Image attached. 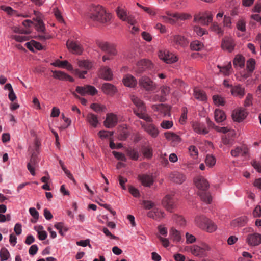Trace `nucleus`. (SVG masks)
Segmentation results:
<instances>
[{"mask_svg": "<svg viewBox=\"0 0 261 261\" xmlns=\"http://www.w3.org/2000/svg\"><path fill=\"white\" fill-rule=\"evenodd\" d=\"M196 187L199 189L198 195L201 200L210 203L212 200V196L206 190L209 187V184L207 180L202 176L197 177L194 180Z\"/></svg>", "mask_w": 261, "mask_h": 261, "instance_id": "nucleus-1", "label": "nucleus"}, {"mask_svg": "<svg viewBox=\"0 0 261 261\" xmlns=\"http://www.w3.org/2000/svg\"><path fill=\"white\" fill-rule=\"evenodd\" d=\"M130 99L137 109H133L134 113L139 118L142 119L147 122H152L151 118L146 113V109L144 101L138 96L132 95H130Z\"/></svg>", "mask_w": 261, "mask_h": 261, "instance_id": "nucleus-2", "label": "nucleus"}, {"mask_svg": "<svg viewBox=\"0 0 261 261\" xmlns=\"http://www.w3.org/2000/svg\"><path fill=\"white\" fill-rule=\"evenodd\" d=\"M90 18L94 21L104 23L110 20L111 15L110 14L107 13L102 6L97 5L92 8L90 14Z\"/></svg>", "mask_w": 261, "mask_h": 261, "instance_id": "nucleus-3", "label": "nucleus"}, {"mask_svg": "<svg viewBox=\"0 0 261 261\" xmlns=\"http://www.w3.org/2000/svg\"><path fill=\"white\" fill-rule=\"evenodd\" d=\"M139 85L147 91H152L156 88L155 83L146 76H143L139 80Z\"/></svg>", "mask_w": 261, "mask_h": 261, "instance_id": "nucleus-4", "label": "nucleus"}, {"mask_svg": "<svg viewBox=\"0 0 261 261\" xmlns=\"http://www.w3.org/2000/svg\"><path fill=\"white\" fill-rule=\"evenodd\" d=\"M171 43L176 48H185L189 43L186 38L180 35L176 34L172 36L170 38Z\"/></svg>", "mask_w": 261, "mask_h": 261, "instance_id": "nucleus-5", "label": "nucleus"}, {"mask_svg": "<svg viewBox=\"0 0 261 261\" xmlns=\"http://www.w3.org/2000/svg\"><path fill=\"white\" fill-rule=\"evenodd\" d=\"M75 91L82 96L86 94L94 95L97 93L96 89L90 85H85L84 86H77L76 87Z\"/></svg>", "mask_w": 261, "mask_h": 261, "instance_id": "nucleus-6", "label": "nucleus"}, {"mask_svg": "<svg viewBox=\"0 0 261 261\" xmlns=\"http://www.w3.org/2000/svg\"><path fill=\"white\" fill-rule=\"evenodd\" d=\"M160 59L166 63H173L177 61V57L168 50L160 51L159 53Z\"/></svg>", "mask_w": 261, "mask_h": 261, "instance_id": "nucleus-7", "label": "nucleus"}, {"mask_svg": "<svg viewBox=\"0 0 261 261\" xmlns=\"http://www.w3.org/2000/svg\"><path fill=\"white\" fill-rule=\"evenodd\" d=\"M210 250V247L206 244H203L201 247L194 245L191 247V253L195 256L200 257L205 255L206 252Z\"/></svg>", "mask_w": 261, "mask_h": 261, "instance_id": "nucleus-8", "label": "nucleus"}, {"mask_svg": "<svg viewBox=\"0 0 261 261\" xmlns=\"http://www.w3.org/2000/svg\"><path fill=\"white\" fill-rule=\"evenodd\" d=\"M98 46L102 51L107 53L109 56H115L117 54V51L114 44L106 42H101L98 43Z\"/></svg>", "mask_w": 261, "mask_h": 261, "instance_id": "nucleus-9", "label": "nucleus"}, {"mask_svg": "<svg viewBox=\"0 0 261 261\" xmlns=\"http://www.w3.org/2000/svg\"><path fill=\"white\" fill-rule=\"evenodd\" d=\"M39 161L36 152H32L30 162L27 165V168L33 176L35 175V168L38 165Z\"/></svg>", "mask_w": 261, "mask_h": 261, "instance_id": "nucleus-10", "label": "nucleus"}, {"mask_svg": "<svg viewBox=\"0 0 261 261\" xmlns=\"http://www.w3.org/2000/svg\"><path fill=\"white\" fill-rule=\"evenodd\" d=\"M118 119L115 114L113 113L107 114L106 119L104 121V125L108 128L114 127L118 123Z\"/></svg>", "mask_w": 261, "mask_h": 261, "instance_id": "nucleus-11", "label": "nucleus"}, {"mask_svg": "<svg viewBox=\"0 0 261 261\" xmlns=\"http://www.w3.org/2000/svg\"><path fill=\"white\" fill-rule=\"evenodd\" d=\"M152 66V64L149 60L146 59L141 60L137 63L136 71L138 73H141L146 69H151Z\"/></svg>", "mask_w": 261, "mask_h": 261, "instance_id": "nucleus-12", "label": "nucleus"}, {"mask_svg": "<svg viewBox=\"0 0 261 261\" xmlns=\"http://www.w3.org/2000/svg\"><path fill=\"white\" fill-rule=\"evenodd\" d=\"M142 127L152 137L156 138L159 133L158 129L152 124L141 122Z\"/></svg>", "mask_w": 261, "mask_h": 261, "instance_id": "nucleus-13", "label": "nucleus"}, {"mask_svg": "<svg viewBox=\"0 0 261 261\" xmlns=\"http://www.w3.org/2000/svg\"><path fill=\"white\" fill-rule=\"evenodd\" d=\"M66 45L69 51L73 54H81L83 52L82 46L77 42L68 40Z\"/></svg>", "mask_w": 261, "mask_h": 261, "instance_id": "nucleus-14", "label": "nucleus"}, {"mask_svg": "<svg viewBox=\"0 0 261 261\" xmlns=\"http://www.w3.org/2000/svg\"><path fill=\"white\" fill-rule=\"evenodd\" d=\"M246 242L250 246H258L261 243V235L258 233L249 234L246 238Z\"/></svg>", "mask_w": 261, "mask_h": 261, "instance_id": "nucleus-15", "label": "nucleus"}, {"mask_svg": "<svg viewBox=\"0 0 261 261\" xmlns=\"http://www.w3.org/2000/svg\"><path fill=\"white\" fill-rule=\"evenodd\" d=\"M147 216L149 218L159 221L164 218L165 213L159 208L154 207L147 213Z\"/></svg>", "mask_w": 261, "mask_h": 261, "instance_id": "nucleus-16", "label": "nucleus"}, {"mask_svg": "<svg viewBox=\"0 0 261 261\" xmlns=\"http://www.w3.org/2000/svg\"><path fill=\"white\" fill-rule=\"evenodd\" d=\"M221 47L224 50L231 52L234 47V43L233 39L231 37H224L221 43Z\"/></svg>", "mask_w": 261, "mask_h": 261, "instance_id": "nucleus-17", "label": "nucleus"}, {"mask_svg": "<svg viewBox=\"0 0 261 261\" xmlns=\"http://www.w3.org/2000/svg\"><path fill=\"white\" fill-rule=\"evenodd\" d=\"M162 205L166 210L169 212H172L174 208L175 205V202L173 198L169 195H166L162 200Z\"/></svg>", "mask_w": 261, "mask_h": 261, "instance_id": "nucleus-18", "label": "nucleus"}, {"mask_svg": "<svg viewBox=\"0 0 261 261\" xmlns=\"http://www.w3.org/2000/svg\"><path fill=\"white\" fill-rule=\"evenodd\" d=\"M247 116V112L245 109H237L233 111L232 117L234 121L241 122L244 120Z\"/></svg>", "mask_w": 261, "mask_h": 261, "instance_id": "nucleus-19", "label": "nucleus"}, {"mask_svg": "<svg viewBox=\"0 0 261 261\" xmlns=\"http://www.w3.org/2000/svg\"><path fill=\"white\" fill-rule=\"evenodd\" d=\"M230 92L233 96L240 98L243 97L245 93L244 88L242 87L240 85H237L232 87Z\"/></svg>", "mask_w": 261, "mask_h": 261, "instance_id": "nucleus-20", "label": "nucleus"}, {"mask_svg": "<svg viewBox=\"0 0 261 261\" xmlns=\"http://www.w3.org/2000/svg\"><path fill=\"white\" fill-rule=\"evenodd\" d=\"M138 179L142 184L145 187H150L153 183L152 176L147 174H141L138 175Z\"/></svg>", "mask_w": 261, "mask_h": 261, "instance_id": "nucleus-21", "label": "nucleus"}, {"mask_svg": "<svg viewBox=\"0 0 261 261\" xmlns=\"http://www.w3.org/2000/svg\"><path fill=\"white\" fill-rule=\"evenodd\" d=\"M192 127L194 131L198 134L205 135L208 133V130L202 123L194 122L192 124Z\"/></svg>", "mask_w": 261, "mask_h": 261, "instance_id": "nucleus-22", "label": "nucleus"}, {"mask_svg": "<svg viewBox=\"0 0 261 261\" xmlns=\"http://www.w3.org/2000/svg\"><path fill=\"white\" fill-rule=\"evenodd\" d=\"M169 178L173 182L179 184H182L186 179L185 176L183 174L178 172H174L172 173L170 175Z\"/></svg>", "mask_w": 261, "mask_h": 261, "instance_id": "nucleus-23", "label": "nucleus"}, {"mask_svg": "<svg viewBox=\"0 0 261 261\" xmlns=\"http://www.w3.org/2000/svg\"><path fill=\"white\" fill-rule=\"evenodd\" d=\"M169 16L176 19V20H186L190 19L192 18V15L190 14L186 13H167Z\"/></svg>", "mask_w": 261, "mask_h": 261, "instance_id": "nucleus-24", "label": "nucleus"}, {"mask_svg": "<svg viewBox=\"0 0 261 261\" xmlns=\"http://www.w3.org/2000/svg\"><path fill=\"white\" fill-rule=\"evenodd\" d=\"M248 152V148L245 146L237 147L231 151V154L234 157L239 155L245 156Z\"/></svg>", "mask_w": 261, "mask_h": 261, "instance_id": "nucleus-25", "label": "nucleus"}, {"mask_svg": "<svg viewBox=\"0 0 261 261\" xmlns=\"http://www.w3.org/2000/svg\"><path fill=\"white\" fill-rule=\"evenodd\" d=\"M100 74L101 78L107 81H110L112 79L113 74L110 68L105 66L101 68Z\"/></svg>", "mask_w": 261, "mask_h": 261, "instance_id": "nucleus-26", "label": "nucleus"}, {"mask_svg": "<svg viewBox=\"0 0 261 261\" xmlns=\"http://www.w3.org/2000/svg\"><path fill=\"white\" fill-rule=\"evenodd\" d=\"M152 108L153 110L158 111L161 113L163 114L164 116H166L169 114L170 108L165 105H154L152 106Z\"/></svg>", "mask_w": 261, "mask_h": 261, "instance_id": "nucleus-27", "label": "nucleus"}, {"mask_svg": "<svg viewBox=\"0 0 261 261\" xmlns=\"http://www.w3.org/2000/svg\"><path fill=\"white\" fill-rule=\"evenodd\" d=\"M169 234L171 239L174 242L178 243L180 241H182L180 232L174 228H171L169 231Z\"/></svg>", "mask_w": 261, "mask_h": 261, "instance_id": "nucleus-28", "label": "nucleus"}, {"mask_svg": "<svg viewBox=\"0 0 261 261\" xmlns=\"http://www.w3.org/2000/svg\"><path fill=\"white\" fill-rule=\"evenodd\" d=\"M86 119L87 121L93 127H96L98 124L99 123L97 116L93 113H89L87 115Z\"/></svg>", "mask_w": 261, "mask_h": 261, "instance_id": "nucleus-29", "label": "nucleus"}, {"mask_svg": "<svg viewBox=\"0 0 261 261\" xmlns=\"http://www.w3.org/2000/svg\"><path fill=\"white\" fill-rule=\"evenodd\" d=\"M123 83L126 86L134 87L136 86L137 82L133 76L128 74L124 77Z\"/></svg>", "mask_w": 261, "mask_h": 261, "instance_id": "nucleus-30", "label": "nucleus"}, {"mask_svg": "<svg viewBox=\"0 0 261 261\" xmlns=\"http://www.w3.org/2000/svg\"><path fill=\"white\" fill-rule=\"evenodd\" d=\"M208 221V218L204 216H198L195 218V222L196 225L201 229H204L205 224Z\"/></svg>", "mask_w": 261, "mask_h": 261, "instance_id": "nucleus-31", "label": "nucleus"}, {"mask_svg": "<svg viewBox=\"0 0 261 261\" xmlns=\"http://www.w3.org/2000/svg\"><path fill=\"white\" fill-rule=\"evenodd\" d=\"M247 221L246 216L240 217L234 220L231 223V225L233 227H242L247 223Z\"/></svg>", "mask_w": 261, "mask_h": 261, "instance_id": "nucleus-32", "label": "nucleus"}, {"mask_svg": "<svg viewBox=\"0 0 261 261\" xmlns=\"http://www.w3.org/2000/svg\"><path fill=\"white\" fill-rule=\"evenodd\" d=\"M194 96L196 99L201 101H205L207 99L205 93L198 88H194Z\"/></svg>", "mask_w": 261, "mask_h": 261, "instance_id": "nucleus-33", "label": "nucleus"}, {"mask_svg": "<svg viewBox=\"0 0 261 261\" xmlns=\"http://www.w3.org/2000/svg\"><path fill=\"white\" fill-rule=\"evenodd\" d=\"M102 90L107 94H112L116 91V88L114 85L110 83H104L102 85Z\"/></svg>", "mask_w": 261, "mask_h": 261, "instance_id": "nucleus-34", "label": "nucleus"}, {"mask_svg": "<svg viewBox=\"0 0 261 261\" xmlns=\"http://www.w3.org/2000/svg\"><path fill=\"white\" fill-rule=\"evenodd\" d=\"M214 116L215 121L218 123L223 121L226 119L224 112L220 110L216 109L215 111Z\"/></svg>", "mask_w": 261, "mask_h": 261, "instance_id": "nucleus-35", "label": "nucleus"}, {"mask_svg": "<svg viewBox=\"0 0 261 261\" xmlns=\"http://www.w3.org/2000/svg\"><path fill=\"white\" fill-rule=\"evenodd\" d=\"M165 138L169 140L174 142L175 143H179L180 139L179 136L171 132H166L164 134Z\"/></svg>", "mask_w": 261, "mask_h": 261, "instance_id": "nucleus-36", "label": "nucleus"}, {"mask_svg": "<svg viewBox=\"0 0 261 261\" xmlns=\"http://www.w3.org/2000/svg\"><path fill=\"white\" fill-rule=\"evenodd\" d=\"M245 58L243 56L238 55L236 56L233 60V65L236 66H238L242 68L245 65Z\"/></svg>", "mask_w": 261, "mask_h": 261, "instance_id": "nucleus-37", "label": "nucleus"}, {"mask_svg": "<svg viewBox=\"0 0 261 261\" xmlns=\"http://www.w3.org/2000/svg\"><path fill=\"white\" fill-rule=\"evenodd\" d=\"M26 46L27 48L31 51H33V48L32 46L38 50H41L43 48L42 45L39 42L34 40L32 41L31 42H27Z\"/></svg>", "mask_w": 261, "mask_h": 261, "instance_id": "nucleus-38", "label": "nucleus"}, {"mask_svg": "<svg viewBox=\"0 0 261 261\" xmlns=\"http://www.w3.org/2000/svg\"><path fill=\"white\" fill-rule=\"evenodd\" d=\"M127 155L133 160H137L139 158L138 151L133 148H128L126 150Z\"/></svg>", "mask_w": 261, "mask_h": 261, "instance_id": "nucleus-39", "label": "nucleus"}, {"mask_svg": "<svg viewBox=\"0 0 261 261\" xmlns=\"http://www.w3.org/2000/svg\"><path fill=\"white\" fill-rule=\"evenodd\" d=\"M205 225V227H204V229H203L206 230L208 232H213L217 229L216 225L208 219Z\"/></svg>", "mask_w": 261, "mask_h": 261, "instance_id": "nucleus-40", "label": "nucleus"}, {"mask_svg": "<svg viewBox=\"0 0 261 261\" xmlns=\"http://www.w3.org/2000/svg\"><path fill=\"white\" fill-rule=\"evenodd\" d=\"M203 46L204 45L203 43L197 40L193 41L190 44V47L191 49L196 51L201 50Z\"/></svg>", "mask_w": 261, "mask_h": 261, "instance_id": "nucleus-41", "label": "nucleus"}, {"mask_svg": "<svg viewBox=\"0 0 261 261\" xmlns=\"http://www.w3.org/2000/svg\"><path fill=\"white\" fill-rule=\"evenodd\" d=\"M255 61L252 58L249 59L246 63V68L248 72L251 73L255 68Z\"/></svg>", "mask_w": 261, "mask_h": 261, "instance_id": "nucleus-42", "label": "nucleus"}, {"mask_svg": "<svg viewBox=\"0 0 261 261\" xmlns=\"http://www.w3.org/2000/svg\"><path fill=\"white\" fill-rule=\"evenodd\" d=\"M215 129L218 132L223 133L224 134L229 132V133L227 134L228 136L229 135H233L234 134V131L230 129L228 127L215 126Z\"/></svg>", "mask_w": 261, "mask_h": 261, "instance_id": "nucleus-43", "label": "nucleus"}, {"mask_svg": "<svg viewBox=\"0 0 261 261\" xmlns=\"http://www.w3.org/2000/svg\"><path fill=\"white\" fill-rule=\"evenodd\" d=\"M218 68L220 69V71L223 73L224 75H227L229 74V70L231 68V64L229 62L227 65L224 66L218 65Z\"/></svg>", "mask_w": 261, "mask_h": 261, "instance_id": "nucleus-44", "label": "nucleus"}, {"mask_svg": "<svg viewBox=\"0 0 261 261\" xmlns=\"http://www.w3.org/2000/svg\"><path fill=\"white\" fill-rule=\"evenodd\" d=\"M212 16L211 15H209L207 16H202L201 17H199V23L204 25H207L210 22L212 21Z\"/></svg>", "mask_w": 261, "mask_h": 261, "instance_id": "nucleus-45", "label": "nucleus"}, {"mask_svg": "<svg viewBox=\"0 0 261 261\" xmlns=\"http://www.w3.org/2000/svg\"><path fill=\"white\" fill-rule=\"evenodd\" d=\"M10 255L8 249L6 248H2L0 250L1 261L7 260L10 257Z\"/></svg>", "mask_w": 261, "mask_h": 261, "instance_id": "nucleus-46", "label": "nucleus"}, {"mask_svg": "<svg viewBox=\"0 0 261 261\" xmlns=\"http://www.w3.org/2000/svg\"><path fill=\"white\" fill-rule=\"evenodd\" d=\"M205 162L207 166L212 167L216 164V159L212 155L208 154L206 156Z\"/></svg>", "mask_w": 261, "mask_h": 261, "instance_id": "nucleus-47", "label": "nucleus"}, {"mask_svg": "<svg viewBox=\"0 0 261 261\" xmlns=\"http://www.w3.org/2000/svg\"><path fill=\"white\" fill-rule=\"evenodd\" d=\"M116 13L118 16L122 20H126L127 16L126 12L123 9L120 7H118L116 10Z\"/></svg>", "mask_w": 261, "mask_h": 261, "instance_id": "nucleus-48", "label": "nucleus"}, {"mask_svg": "<svg viewBox=\"0 0 261 261\" xmlns=\"http://www.w3.org/2000/svg\"><path fill=\"white\" fill-rule=\"evenodd\" d=\"M211 29L213 31L216 32L219 35H222L223 34V30L217 23H213L211 27Z\"/></svg>", "mask_w": 261, "mask_h": 261, "instance_id": "nucleus-49", "label": "nucleus"}, {"mask_svg": "<svg viewBox=\"0 0 261 261\" xmlns=\"http://www.w3.org/2000/svg\"><path fill=\"white\" fill-rule=\"evenodd\" d=\"M77 64L80 67L84 68L86 69H89L92 67L91 63L87 60L78 61Z\"/></svg>", "mask_w": 261, "mask_h": 261, "instance_id": "nucleus-50", "label": "nucleus"}, {"mask_svg": "<svg viewBox=\"0 0 261 261\" xmlns=\"http://www.w3.org/2000/svg\"><path fill=\"white\" fill-rule=\"evenodd\" d=\"M58 62L60 64V67L66 68L69 71L73 70V67L72 65L69 63L67 61L64 60L61 61L58 60Z\"/></svg>", "mask_w": 261, "mask_h": 261, "instance_id": "nucleus-51", "label": "nucleus"}, {"mask_svg": "<svg viewBox=\"0 0 261 261\" xmlns=\"http://www.w3.org/2000/svg\"><path fill=\"white\" fill-rule=\"evenodd\" d=\"M35 27L38 32L44 33L45 28L43 22L42 20H37L35 24Z\"/></svg>", "mask_w": 261, "mask_h": 261, "instance_id": "nucleus-52", "label": "nucleus"}, {"mask_svg": "<svg viewBox=\"0 0 261 261\" xmlns=\"http://www.w3.org/2000/svg\"><path fill=\"white\" fill-rule=\"evenodd\" d=\"M170 87L167 86H164L161 88L162 96L161 97L160 101H164V96L167 95L170 93Z\"/></svg>", "mask_w": 261, "mask_h": 261, "instance_id": "nucleus-53", "label": "nucleus"}, {"mask_svg": "<svg viewBox=\"0 0 261 261\" xmlns=\"http://www.w3.org/2000/svg\"><path fill=\"white\" fill-rule=\"evenodd\" d=\"M31 215L33 217L35 220H32V222L35 223L39 218V213L34 207H31L29 210Z\"/></svg>", "mask_w": 261, "mask_h": 261, "instance_id": "nucleus-54", "label": "nucleus"}, {"mask_svg": "<svg viewBox=\"0 0 261 261\" xmlns=\"http://www.w3.org/2000/svg\"><path fill=\"white\" fill-rule=\"evenodd\" d=\"M189 152L193 158H196L198 154V149L195 146L191 145L189 147Z\"/></svg>", "mask_w": 261, "mask_h": 261, "instance_id": "nucleus-55", "label": "nucleus"}, {"mask_svg": "<svg viewBox=\"0 0 261 261\" xmlns=\"http://www.w3.org/2000/svg\"><path fill=\"white\" fill-rule=\"evenodd\" d=\"M237 28L238 30L244 32L246 31V22L243 19H240L237 23Z\"/></svg>", "mask_w": 261, "mask_h": 261, "instance_id": "nucleus-56", "label": "nucleus"}, {"mask_svg": "<svg viewBox=\"0 0 261 261\" xmlns=\"http://www.w3.org/2000/svg\"><path fill=\"white\" fill-rule=\"evenodd\" d=\"M213 101L215 105L223 106L224 105V100L223 98L219 95H214L213 97Z\"/></svg>", "mask_w": 261, "mask_h": 261, "instance_id": "nucleus-57", "label": "nucleus"}, {"mask_svg": "<svg viewBox=\"0 0 261 261\" xmlns=\"http://www.w3.org/2000/svg\"><path fill=\"white\" fill-rule=\"evenodd\" d=\"M143 205L145 209L150 210L154 208L155 204L151 201L149 200H143L142 202Z\"/></svg>", "mask_w": 261, "mask_h": 261, "instance_id": "nucleus-58", "label": "nucleus"}, {"mask_svg": "<svg viewBox=\"0 0 261 261\" xmlns=\"http://www.w3.org/2000/svg\"><path fill=\"white\" fill-rule=\"evenodd\" d=\"M90 108L97 112L103 111V110L106 108V107L103 105H100L95 103H92L91 105Z\"/></svg>", "mask_w": 261, "mask_h": 261, "instance_id": "nucleus-59", "label": "nucleus"}, {"mask_svg": "<svg viewBox=\"0 0 261 261\" xmlns=\"http://www.w3.org/2000/svg\"><path fill=\"white\" fill-rule=\"evenodd\" d=\"M186 237V243L187 244H192L196 241V238L194 236L187 232L185 234Z\"/></svg>", "mask_w": 261, "mask_h": 261, "instance_id": "nucleus-60", "label": "nucleus"}, {"mask_svg": "<svg viewBox=\"0 0 261 261\" xmlns=\"http://www.w3.org/2000/svg\"><path fill=\"white\" fill-rule=\"evenodd\" d=\"M66 74L62 71H54L53 77L55 79H58L60 80H64L65 79Z\"/></svg>", "mask_w": 261, "mask_h": 261, "instance_id": "nucleus-61", "label": "nucleus"}, {"mask_svg": "<svg viewBox=\"0 0 261 261\" xmlns=\"http://www.w3.org/2000/svg\"><path fill=\"white\" fill-rule=\"evenodd\" d=\"M112 153L117 160L124 162L126 161V158L123 153L116 151H113Z\"/></svg>", "mask_w": 261, "mask_h": 261, "instance_id": "nucleus-62", "label": "nucleus"}, {"mask_svg": "<svg viewBox=\"0 0 261 261\" xmlns=\"http://www.w3.org/2000/svg\"><path fill=\"white\" fill-rule=\"evenodd\" d=\"M143 154L147 158H150L152 155V150L149 147H145L142 149Z\"/></svg>", "mask_w": 261, "mask_h": 261, "instance_id": "nucleus-63", "label": "nucleus"}, {"mask_svg": "<svg viewBox=\"0 0 261 261\" xmlns=\"http://www.w3.org/2000/svg\"><path fill=\"white\" fill-rule=\"evenodd\" d=\"M113 134V132L108 130H100L98 133V135L101 138H107L110 136H112Z\"/></svg>", "mask_w": 261, "mask_h": 261, "instance_id": "nucleus-64", "label": "nucleus"}]
</instances>
